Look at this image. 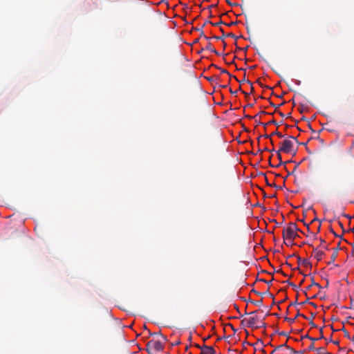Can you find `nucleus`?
Returning <instances> with one entry per match:
<instances>
[{"instance_id": "nucleus-1", "label": "nucleus", "mask_w": 354, "mask_h": 354, "mask_svg": "<svg viewBox=\"0 0 354 354\" xmlns=\"http://www.w3.org/2000/svg\"><path fill=\"white\" fill-rule=\"evenodd\" d=\"M283 239L294 241L295 239L299 237L297 233V224L295 223H290L286 228H284L282 233Z\"/></svg>"}, {"instance_id": "nucleus-2", "label": "nucleus", "mask_w": 354, "mask_h": 354, "mask_svg": "<svg viewBox=\"0 0 354 354\" xmlns=\"http://www.w3.org/2000/svg\"><path fill=\"white\" fill-rule=\"evenodd\" d=\"M146 346L149 354H156L164 349V345L160 340L151 339L147 343Z\"/></svg>"}, {"instance_id": "nucleus-3", "label": "nucleus", "mask_w": 354, "mask_h": 354, "mask_svg": "<svg viewBox=\"0 0 354 354\" xmlns=\"http://www.w3.org/2000/svg\"><path fill=\"white\" fill-rule=\"evenodd\" d=\"M281 145L279 148V151H282V152L286 153H292L293 155H295L297 151V148L295 149H293L294 142L292 140H290L288 138L287 139L283 140L281 142Z\"/></svg>"}, {"instance_id": "nucleus-4", "label": "nucleus", "mask_w": 354, "mask_h": 354, "mask_svg": "<svg viewBox=\"0 0 354 354\" xmlns=\"http://www.w3.org/2000/svg\"><path fill=\"white\" fill-rule=\"evenodd\" d=\"M241 323L249 328L255 327L256 328H260L266 327V324L264 322H261V325H257L259 323V317L257 316L245 318L241 321Z\"/></svg>"}, {"instance_id": "nucleus-5", "label": "nucleus", "mask_w": 354, "mask_h": 354, "mask_svg": "<svg viewBox=\"0 0 354 354\" xmlns=\"http://www.w3.org/2000/svg\"><path fill=\"white\" fill-rule=\"evenodd\" d=\"M201 354H216V351L212 346L204 345L201 347Z\"/></svg>"}, {"instance_id": "nucleus-6", "label": "nucleus", "mask_w": 354, "mask_h": 354, "mask_svg": "<svg viewBox=\"0 0 354 354\" xmlns=\"http://www.w3.org/2000/svg\"><path fill=\"white\" fill-rule=\"evenodd\" d=\"M313 252L315 254V258L317 261H321L324 255V252L320 250H318L317 248L313 249Z\"/></svg>"}, {"instance_id": "nucleus-7", "label": "nucleus", "mask_w": 354, "mask_h": 354, "mask_svg": "<svg viewBox=\"0 0 354 354\" xmlns=\"http://www.w3.org/2000/svg\"><path fill=\"white\" fill-rule=\"evenodd\" d=\"M338 254V248L333 249V252L330 257V261L328 263L329 264L334 262Z\"/></svg>"}, {"instance_id": "nucleus-8", "label": "nucleus", "mask_w": 354, "mask_h": 354, "mask_svg": "<svg viewBox=\"0 0 354 354\" xmlns=\"http://www.w3.org/2000/svg\"><path fill=\"white\" fill-rule=\"evenodd\" d=\"M252 291L253 292H254L255 294L258 295L263 296V295L267 294V295H268L270 297H272V298H273V297H274L273 295H272V294H271V293H270V292H268V290H267L266 292H263H263H258V291L255 290L254 289H253Z\"/></svg>"}, {"instance_id": "nucleus-9", "label": "nucleus", "mask_w": 354, "mask_h": 354, "mask_svg": "<svg viewBox=\"0 0 354 354\" xmlns=\"http://www.w3.org/2000/svg\"><path fill=\"white\" fill-rule=\"evenodd\" d=\"M213 66L216 67V68L219 69L221 71V72L222 73H226V74H228L230 75V77H233L234 78L235 80H237V78L236 77V76H234V75H231L227 70L225 69H222L220 67H218L217 66L214 65V64H212Z\"/></svg>"}, {"instance_id": "nucleus-10", "label": "nucleus", "mask_w": 354, "mask_h": 354, "mask_svg": "<svg viewBox=\"0 0 354 354\" xmlns=\"http://www.w3.org/2000/svg\"><path fill=\"white\" fill-rule=\"evenodd\" d=\"M298 260L299 261H302V264L305 266H311V263L307 260V259H303L301 260V259L299 257H298Z\"/></svg>"}, {"instance_id": "nucleus-11", "label": "nucleus", "mask_w": 354, "mask_h": 354, "mask_svg": "<svg viewBox=\"0 0 354 354\" xmlns=\"http://www.w3.org/2000/svg\"><path fill=\"white\" fill-rule=\"evenodd\" d=\"M204 49L209 50L212 52L214 48H213L212 44L210 42H208Z\"/></svg>"}, {"instance_id": "nucleus-12", "label": "nucleus", "mask_w": 354, "mask_h": 354, "mask_svg": "<svg viewBox=\"0 0 354 354\" xmlns=\"http://www.w3.org/2000/svg\"><path fill=\"white\" fill-rule=\"evenodd\" d=\"M258 117H259V114H257L254 116H253L252 118L255 120L257 125H260L261 124H262V122H260L259 119H258Z\"/></svg>"}, {"instance_id": "nucleus-13", "label": "nucleus", "mask_w": 354, "mask_h": 354, "mask_svg": "<svg viewBox=\"0 0 354 354\" xmlns=\"http://www.w3.org/2000/svg\"><path fill=\"white\" fill-rule=\"evenodd\" d=\"M251 303H252L253 304L256 305V306H261L262 305V299L261 300H258V301H252V300H250V301Z\"/></svg>"}, {"instance_id": "nucleus-14", "label": "nucleus", "mask_w": 354, "mask_h": 354, "mask_svg": "<svg viewBox=\"0 0 354 354\" xmlns=\"http://www.w3.org/2000/svg\"><path fill=\"white\" fill-rule=\"evenodd\" d=\"M277 135L279 138H282L283 137V135H282L280 132L278 131H275L273 133L270 134V136Z\"/></svg>"}, {"instance_id": "nucleus-15", "label": "nucleus", "mask_w": 354, "mask_h": 354, "mask_svg": "<svg viewBox=\"0 0 354 354\" xmlns=\"http://www.w3.org/2000/svg\"><path fill=\"white\" fill-rule=\"evenodd\" d=\"M304 338H308V339H310L312 341V342L318 340V339L311 337L308 335H306L301 337V339H304Z\"/></svg>"}, {"instance_id": "nucleus-16", "label": "nucleus", "mask_w": 354, "mask_h": 354, "mask_svg": "<svg viewBox=\"0 0 354 354\" xmlns=\"http://www.w3.org/2000/svg\"><path fill=\"white\" fill-rule=\"evenodd\" d=\"M285 283H287L288 285L292 286L294 290H296L297 288V286L292 283L291 281H290L289 280L286 281Z\"/></svg>"}, {"instance_id": "nucleus-17", "label": "nucleus", "mask_w": 354, "mask_h": 354, "mask_svg": "<svg viewBox=\"0 0 354 354\" xmlns=\"http://www.w3.org/2000/svg\"><path fill=\"white\" fill-rule=\"evenodd\" d=\"M282 151H279V149L277 151V157L280 160V163L279 165H281L283 163L282 160H281V152Z\"/></svg>"}, {"instance_id": "nucleus-18", "label": "nucleus", "mask_w": 354, "mask_h": 354, "mask_svg": "<svg viewBox=\"0 0 354 354\" xmlns=\"http://www.w3.org/2000/svg\"><path fill=\"white\" fill-rule=\"evenodd\" d=\"M288 138L294 142H295L296 143H297L299 141L297 140V137H295V136H288Z\"/></svg>"}, {"instance_id": "nucleus-19", "label": "nucleus", "mask_w": 354, "mask_h": 354, "mask_svg": "<svg viewBox=\"0 0 354 354\" xmlns=\"http://www.w3.org/2000/svg\"><path fill=\"white\" fill-rule=\"evenodd\" d=\"M317 353H324L325 351V348L324 347H319L316 349Z\"/></svg>"}, {"instance_id": "nucleus-20", "label": "nucleus", "mask_w": 354, "mask_h": 354, "mask_svg": "<svg viewBox=\"0 0 354 354\" xmlns=\"http://www.w3.org/2000/svg\"><path fill=\"white\" fill-rule=\"evenodd\" d=\"M283 242L287 245H294L293 241H292V240L287 241V240L284 239Z\"/></svg>"}, {"instance_id": "nucleus-21", "label": "nucleus", "mask_w": 354, "mask_h": 354, "mask_svg": "<svg viewBox=\"0 0 354 354\" xmlns=\"http://www.w3.org/2000/svg\"><path fill=\"white\" fill-rule=\"evenodd\" d=\"M320 241H321L320 246H322L323 248H324L326 250H328V246L327 245H324L325 241L324 239H320Z\"/></svg>"}, {"instance_id": "nucleus-22", "label": "nucleus", "mask_w": 354, "mask_h": 354, "mask_svg": "<svg viewBox=\"0 0 354 354\" xmlns=\"http://www.w3.org/2000/svg\"><path fill=\"white\" fill-rule=\"evenodd\" d=\"M299 316H302L304 318L307 319V317L305 315L299 313V312L297 313L296 316L295 317H292V319H295V320Z\"/></svg>"}, {"instance_id": "nucleus-23", "label": "nucleus", "mask_w": 354, "mask_h": 354, "mask_svg": "<svg viewBox=\"0 0 354 354\" xmlns=\"http://www.w3.org/2000/svg\"><path fill=\"white\" fill-rule=\"evenodd\" d=\"M285 320L288 322L290 324L293 323L295 321V319H292V318H290V317H285Z\"/></svg>"}, {"instance_id": "nucleus-24", "label": "nucleus", "mask_w": 354, "mask_h": 354, "mask_svg": "<svg viewBox=\"0 0 354 354\" xmlns=\"http://www.w3.org/2000/svg\"><path fill=\"white\" fill-rule=\"evenodd\" d=\"M247 83L250 85V92L252 93L254 91V87L252 86V83L250 80H247Z\"/></svg>"}, {"instance_id": "nucleus-25", "label": "nucleus", "mask_w": 354, "mask_h": 354, "mask_svg": "<svg viewBox=\"0 0 354 354\" xmlns=\"http://www.w3.org/2000/svg\"><path fill=\"white\" fill-rule=\"evenodd\" d=\"M287 346H288L286 344V343H285L284 344L279 345V346H277L275 348V350L280 349V348H281L283 347H286L287 348Z\"/></svg>"}, {"instance_id": "nucleus-26", "label": "nucleus", "mask_w": 354, "mask_h": 354, "mask_svg": "<svg viewBox=\"0 0 354 354\" xmlns=\"http://www.w3.org/2000/svg\"><path fill=\"white\" fill-rule=\"evenodd\" d=\"M313 284L315 285V286H317L318 287L319 289H322V287L318 283H316L315 281H314V279L313 278Z\"/></svg>"}, {"instance_id": "nucleus-27", "label": "nucleus", "mask_w": 354, "mask_h": 354, "mask_svg": "<svg viewBox=\"0 0 354 354\" xmlns=\"http://www.w3.org/2000/svg\"><path fill=\"white\" fill-rule=\"evenodd\" d=\"M314 342H313L310 346H308V350L309 351H311V350H313L315 348V346H314Z\"/></svg>"}, {"instance_id": "nucleus-28", "label": "nucleus", "mask_w": 354, "mask_h": 354, "mask_svg": "<svg viewBox=\"0 0 354 354\" xmlns=\"http://www.w3.org/2000/svg\"><path fill=\"white\" fill-rule=\"evenodd\" d=\"M320 337L319 338H317L318 339H323L324 338V335H323V329L321 328H320Z\"/></svg>"}, {"instance_id": "nucleus-29", "label": "nucleus", "mask_w": 354, "mask_h": 354, "mask_svg": "<svg viewBox=\"0 0 354 354\" xmlns=\"http://www.w3.org/2000/svg\"><path fill=\"white\" fill-rule=\"evenodd\" d=\"M180 344V342L178 340V341H176V342H174L173 343H171V346H177L178 344Z\"/></svg>"}, {"instance_id": "nucleus-30", "label": "nucleus", "mask_w": 354, "mask_h": 354, "mask_svg": "<svg viewBox=\"0 0 354 354\" xmlns=\"http://www.w3.org/2000/svg\"><path fill=\"white\" fill-rule=\"evenodd\" d=\"M287 348L289 349L291 351L292 353H297L296 351H295L293 348H292L290 346H287Z\"/></svg>"}, {"instance_id": "nucleus-31", "label": "nucleus", "mask_w": 354, "mask_h": 354, "mask_svg": "<svg viewBox=\"0 0 354 354\" xmlns=\"http://www.w3.org/2000/svg\"><path fill=\"white\" fill-rule=\"evenodd\" d=\"M227 37H232V38H235V39H236V38H237V37H236L233 33H228V34L227 35Z\"/></svg>"}, {"instance_id": "nucleus-32", "label": "nucleus", "mask_w": 354, "mask_h": 354, "mask_svg": "<svg viewBox=\"0 0 354 354\" xmlns=\"http://www.w3.org/2000/svg\"><path fill=\"white\" fill-rule=\"evenodd\" d=\"M236 80L239 82V80ZM247 80H246V79H245V76L244 75V77H243V80H242L241 81H239V83H241H241H243V82H247Z\"/></svg>"}, {"instance_id": "nucleus-33", "label": "nucleus", "mask_w": 354, "mask_h": 354, "mask_svg": "<svg viewBox=\"0 0 354 354\" xmlns=\"http://www.w3.org/2000/svg\"><path fill=\"white\" fill-rule=\"evenodd\" d=\"M263 151H272L274 149L270 150L267 147L264 148L263 150L259 149V151L262 152Z\"/></svg>"}, {"instance_id": "nucleus-34", "label": "nucleus", "mask_w": 354, "mask_h": 354, "mask_svg": "<svg viewBox=\"0 0 354 354\" xmlns=\"http://www.w3.org/2000/svg\"><path fill=\"white\" fill-rule=\"evenodd\" d=\"M299 221H301V222H303V223H304V225L307 226L308 231H309V230H310L309 225H308V224L305 223H304V219L299 220Z\"/></svg>"}, {"instance_id": "nucleus-35", "label": "nucleus", "mask_w": 354, "mask_h": 354, "mask_svg": "<svg viewBox=\"0 0 354 354\" xmlns=\"http://www.w3.org/2000/svg\"><path fill=\"white\" fill-rule=\"evenodd\" d=\"M207 80L209 81V82H212L214 79V77L212 76V77H206Z\"/></svg>"}, {"instance_id": "nucleus-36", "label": "nucleus", "mask_w": 354, "mask_h": 354, "mask_svg": "<svg viewBox=\"0 0 354 354\" xmlns=\"http://www.w3.org/2000/svg\"><path fill=\"white\" fill-rule=\"evenodd\" d=\"M260 281H263V282H264V283H268V284H270V283L272 282V279L271 281H266V280H265V279H260Z\"/></svg>"}, {"instance_id": "nucleus-37", "label": "nucleus", "mask_w": 354, "mask_h": 354, "mask_svg": "<svg viewBox=\"0 0 354 354\" xmlns=\"http://www.w3.org/2000/svg\"><path fill=\"white\" fill-rule=\"evenodd\" d=\"M158 335H159L160 336H161V337H162V339H163L165 341H167V339L166 336L163 335H162V334H161V333H158Z\"/></svg>"}, {"instance_id": "nucleus-38", "label": "nucleus", "mask_w": 354, "mask_h": 354, "mask_svg": "<svg viewBox=\"0 0 354 354\" xmlns=\"http://www.w3.org/2000/svg\"><path fill=\"white\" fill-rule=\"evenodd\" d=\"M297 144L298 145H304V146H306L307 145V142H298Z\"/></svg>"}, {"instance_id": "nucleus-39", "label": "nucleus", "mask_w": 354, "mask_h": 354, "mask_svg": "<svg viewBox=\"0 0 354 354\" xmlns=\"http://www.w3.org/2000/svg\"><path fill=\"white\" fill-rule=\"evenodd\" d=\"M213 38L216 39V40L223 39V38L221 37H218V36H214Z\"/></svg>"}, {"instance_id": "nucleus-40", "label": "nucleus", "mask_w": 354, "mask_h": 354, "mask_svg": "<svg viewBox=\"0 0 354 354\" xmlns=\"http://www.w3.org/2000/svg\"><path fill=\"white\" fill-rule=\"evenodd\" d=\"M212 53H215L216 55H220L221 54L217 51L215 48L213 50Z\"/></svg>"}, {"instance_id": "nucleus-41", "label": "nucleus", "mask_w": 354, "mask_h": 354, "mask_svg": "<svg viewBox=\"0 0 354 354\" xmlns=\"http://www.w3.org/2000/svg\"><path fill=\"white\" fill-rule=\"evenodd\" d=\"M338 225L342 227V229L344 231L343 225L341 221H338Z\"/></svg>"}, {"instance_id": "nucleus-42", "label": "nucleus", "mask_w": 354, "mask_h": 354, "mask_svg": "<svg viewBox=\"0 0 354 354\" xmlns=\"http://www.w3.org/2000/svg\"><path fill=\"white\" fill-rule=\"evenodd\" d=\"M330 232H332V233H333L335 236H338V235H337V234L334 232V230H333L332 228L330 230Z\"/></svg>"}, {"instance_id": "nucleus-43", "label": "nucleus", "mask_w": 354, "mask_h": 354, "mask_svg": "<svg viewBox=\"0 0 354 354\" xmlns=\"http://www.w3.org/2000/svg\"><path fill=\"white\" fill-rule=\"evenodd\" d=\"M204 36H205V34H204V32H203V30H201V34H200V37L204 38Z\"/></svg>"}, {"instance_id": "nucleus-44", "label": "nucleus", "mask_w": 354, "mask_h": 354, "mask_svg": "<svg viewBox=\"0 0 354 354\" xmlns=\"http://www.w3.org/2000/svg\"><path fill=\"white\" fill-rule=\"evenodd\" d=\"M148 332H149V335H151H151H158V333H151L149 330H148Z\"/></svg>"}, {"instance_id": "nucleus-45", "label": "nucleus", "mask_w": 354, "mask_h": 354, "mask_svg": "<svg viewBox=\"0 0 354 354\" xmlns=\"http://www.w3.org/2000/svg\"><path fill=\"white\" fill-rule=\"evenodd\" d=\"M332 342H333L334 344H335V345H338V344H339V342L338 340L333 341Z\"/></svg>"}, {"instance_id": "nucleus-46", "label": "nucleus", "mask_w": 354, "mask_h": 354, "mask_svg": "<svg viewBox=\"0 0 354 354\" xmlns=\"http://www.w3.org/2000/svg\"><path fill=\"white\" fill-rule=\"evenodd\" d=\"M268 124H277L274 120H271V121H270L269 122H268Z\"/></svg>"}, {"instance_id": "nucleus-47", "label": "nucleus", "mask_w": 354, "mask_h": 354, "mask_svg": "<svg viewBox=\"0 0 354 354\" xmlns=\"http://www.w3.org/2000/svg\"><path fill=\"white\" fill-rule=\"evenodd\" d=\"M312 282L310 283V285L307 288L308 290L310 289L312 286H313L314 285L313 284V279H311Z\"/></svg>"}, {"instance_id": "nucleus-48", "label": "nucleus", "mask_w": 354, "mask_h": 354, "mask_svg": "<svg viewBox=\"0 0 354 354\" xmlns=\"http://www.w3.org/2000/svg\"><path fill=\"white\" fill-rule=\"evenodd\" d=\"M310 324L311 325L312 327H317V326L313 322H310Z\"/></svg>"}, {"instance_id": "nucleus-49", "label": "nucleus", "mask_w": 354, "mask_h": 354, "mask_svg": "<svg viewBox=\"0 0 354 354\" xmlns=\"http://www.w3.org/2000/svg\"><path fill=\"white\" fill-rule=\"evenodd\" d=\"M241 92L245 95V97H248L249 95V93L245 92L244 91H241Z\"/></svg>"}, {"instance_id": "nucleus-50", "label": "nucleus", "mask_w": 354, "mask_h": 354, "mask_svg": "<svg viewBox=\"0 0 354 354\" xmlns=\"http://www.w3.org/2000/svg\"><path fill=\"white\" fill-rule=\"evenodd\" d=\"M279 335H283V336H286V333L285 332H281V333H279Z\"/></svg>"}, {"instance_id": "nucleus-51", "label": "nucleus", "mask_w": 354, "mask_h": 354, "mask_svg": "<svg viewBox=\"0 0 354 354\" xmlns=\"http://www.w3.org/2000/svg\"><path fill=\"white\" fill-rule=\"evenodd\" d=\"M230 92L232 93V94H235L236 93L237 91H232L231 88H230Z\"/></svg>"}, {"instance_id": "nucleus-52", "label": "nucleus", "mask_w": 354, "mask_h": 354, "mask_svg": "<svg viewBox=\"0 0 354 354\" xmlns=\"http://www.w3.org/2000/svg\"><path fill=\"white\" fill-rule=\"evenodd\" d=\"M263 136H264L266 138H270L272 136H270V135H268V134H266V135H264Z\"/></svg>"}, {"instance_id": "nucleus-53", "label": "nucleus", "mask_w": 354, "mask_h": 354, "mask_svg": "<svg viewBox=\"0 0 354 354\" xmlns=\"http://www.w3.org/2000/svg\"><path fill=\"white\" fill-rule=\"evenodd\" d=\"M271 158H272V156H270V157H269V164H270V165L271 167H274V166L271 164V162H270Z\"/></svg>"}, {"instance_id": "nucleus-54", "label": "nucleus", "mask_w": 354, "mask_h": 354, "mask_svg": "<svg viewBox=\"0 0 354 354\" xmlns=\"http://www.w3.org/2000/svg\"><path fill=\"white\" fill-rule=\"evenodd\" d=\"M258 114L259 115L260 114H267V113L266 111H261Z\"/></svg>"}, {"instance_id": "nucleus-55", "label": "nucleus", "mask_w": 354, "mask_h": 354, "mask_svg": "<svg viewBox=\"0 0 354 354\" xmlns=\"http://www.w3.org/2000/svg\"><path fill=\"white\" fill-rule=\"evenodd\" d=\"M204 39L207 41H209L210 39V38L207 36H204Z\"/></svg>"}, {"instance_id": "nucleus-56", "label": "nucleus", "mask_w": 354, "mask_h": 354, "mask_svg": "<svg viewBox=\"0 0 354 354\" xmlns=\"http://www.w3.org/2000/svg\"><path fill=\"white\" fill-rule=\"evenodd\" d=\"M320 228H321V224L319 223V226H318V227H317V232H319Z\"/></svg>"}, {"instance_id": "nucleus-57", "label": "nucleus", "mask_w": 354, "mask_h": 354, "mask_svg": "<svg viewBox=\"0 0 354 354\" xmlns=\"http://www.w3.org/2000/svg\"><path fill=\"white\" fill-rule=\"evenodd\" d=\"M207 23H210V24H211L212 22H211V21H205V23L203 24V26H202V28H203V27L205 26V25L206 24H207Z\"/></svg>"}, {"instance_id": "nucleus-58", "label": "nucleus", "mask_w": 354, "mask_h": 354, "mask_svg": "<svg viewBox=\"0 0 354 354\" xmlns=\"http://www.w3.org/2000/svg\"><path fill=\"white\" fill-rule=\"evenodd\" d=\"M261 124V125H263L264 127H266V126H267L268 124V123H267V124H266V123H263V122H262V124Z\"/></svg>"}, {"instance_id": "nucleus-59", "label": "nucleus", "mask_w": 354, "mask_h": 354, "mask_svg": "<svg viewBox=\"0 0 354 354\" xmlns=\"http://www.w3.org/2000/svg\"><path fill=\"white\" fill-rule=\"evenodd\" d=\"M277 272H281V273H282L283 275H285V276H286V274L283 272V271H282L281 270H279L277 271Z\"/></svg>"}, {"instance_id": "nucleus-60", "label": "nucleus", "mask_w": 354, "mask_h": 354, "mask_svg": "<svg viewBox=\"0 0 354 354\" xmlns=\"http://www.w3.org/2000/svg\"><path fill=\"white\" fill-rule=\"evenodd\" d=\"M245 117L250 119H253V116L246 115Z\"/></svg>"}, {"instance_id": "nucleus-61", "label": "nucleus", "mask_w": 354, "mask_h": 354, "mask_svg": "<svg viewBox=\"0 0 354 354\" xmlns=\"http://www.w3.org/2000/svg\"><path fill=\"white\" fill-rule=\"evenodd\" d=\"M202 28H196V30H198V31L201 32V30H202Z\"/></svg>"}, {"instance_id": "nucleus-62", "label": "nucleus", "mask_w": 354, "mask_h": 354, "mask_svg": "<svg viewBox=\"0 0 354 354\" xmlns=\"http://www.w3.org/2000/svg\"><path fill=\"white\" fill-rule=\"evenodd\" d=\"M235 309H236L239 311V308L236 304H234Z\"/></svg>"}, {"instance_id": "nucleus-63", "label": "nucleus", "mask_w": 354, "mask_h": 354, "mask_svg": "<svg viewBox=\"0 0 354 354\" xmlns=\"http://www.w3.org/2000/svg\"><path fill=\"white\" fill-rule=\"evenodd\" d=\"M213 26H218L219 24V23H215V24H213V23H211Z\"/></svg>"}, {"instance_id": "nucleus-64", "label": "nucleus", "mask_w": 354, "mask_h": 354, "mask_svg": "<svg viewBox=\"0 0 354 354\" xmlns=\"http://www.w3.org/2000/svg\"><path fill=\"white\" fill-rule=\"evenodd\" d=\"M333 342V340L331 339H326V342L328 343V342Z\"/></svg>"}]
</instances>
